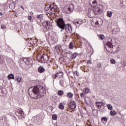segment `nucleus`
Returning a JSON list of instances; mask_svg holds the SVG:
<instances>
[{
  "label": "nucleus",
  "mask_w": 126,
  "mask_h": 126,
  "mask_svg": "<svg viewBox=\"0 0 126 126\" xmlns=\"http://www.w3.org/2000/svg\"><path fill=\"white\" fill-rule=\"evenodd\" d=\"M45 93L46 90L41 86L32 87L28 90V94L32 99H39L41 97H44Z\"/></svg>",
  "instance_id": "1"
},
{
  "label": "nucleus",
  "mask_w": 126,
  "mask_h": 126,
  "mask_svg": "<svg viewBox=\"0 0 126 126\" xmlns=\"http://www.w3.org/2000/svg\"><path fill=\"white\" fill-rule=\"evenodd\" d=\"M56 25L62 30L65 29L67 33H72V27L70 24H67L65 25L64 24V21H63V19L60 18L56 21Z\"/></svg>",
  "instance_id": "2"
},
{
  "label": "nucleus",
  "mask_w": 126,
  "mask_h": 126,
  "mask_svg": "<svg viewBox=\"0 0 126 126\" xmlns=\"http://www.w3.org/2000/svg\"><path fill=\"white\" fill-rule=\"evenodd\" d=\"M15 115L20 119H22L26 117L24 112H23V110L21 108H19L15 110Z\"/></svg>",
  "instance_id": "3"
},
{
  "label": "nucleus",
  "mask_w": 126,
  "mask_h": 126,
  "mask_svg": "<svg viewBox=\"0 0 126 126\" xmlns=\"http://www.w3.org/2000/svg\"><path fill=\"white\" fill-rule=\"evenodd\" d=\"M92 22L98 27L101 26L103 24V20H102V19L98 17L94 18L92 20Z\"/></svg>",
  "instance_id": "4"
},
{
  "label": "nucleus",
  "mask_w": 126,
  "mask_h": 126,
  "mask_svg": "<svg viewBox=\"0 0 126 126\" xmlns=\"http://www.w3.org/2000/svg\"><path fill=\"white\" fill-rule=\"evenodd\" d=\"M104 10V6L102 5H98L97 7L94 9V12L95 14L98 15V14H101Z\"/></svg>",
  "instance_id": "5"
},
{
  "label": "nucleus",
  "mask_w": 126,
  "mask_h": 126,
  "mask_svg": "<svg viewBox=\"0 0 126 126\" xmlns=\"http://www.w3.org/2000/svg\"><path fill=\"white\" fill-rule=\"evenodd\" d=\"M42 25L47 30H52V29H53L52 23L51 22L46 21L42 23Z\"/></svg>",
  "instance_id": "6"
},
{
  "label": "nucleus",
  "mask_w": 126,
  "mask_h": 126,
  "mask_svg": "<svg viewBox=\"0 0 126 126\" xmlns=\"http://www.w3.org/2000/svg\"><path fill=\"white\" fill-rule=\"evenodd\" d=\"M39 60L42 63H46L49 61V56L47 54H43L40 56Z\"/></svg>",
  "instance_id": "7"
},
{
  "label": "nucleus",
  "mask_w": 126,
  "mask_h": 126,
  "mask_svg": "<svg viewBox=\"0 0 126 126\" xmlns=\"http://www.w3.org/2000/svg\"><path fill=\"white\" fill-rule=\"evenodd\" d=\"M113 41L112 39H111L110 41H108L106 43L107 46L109 48V49H111L110 50L106 49L107 52L108 53H113V49L114 48V45H113V43L112 42Z\"/></svg>",
  "instance_id": "8"
},
{
  "label": "nucleus",
  "mask_w": 126,
  "mask_h": 126,
  "mask_svg": "<svg viewBox=\"0 0 126 126\" xmlns=\"http://www.w3.org/2000/svg\"><path fill=\"white\" fill-rule=\"evenodd\" d=\"M73 24L75 25L76 27H79L83 23V21L81 19H76L72 22Z\"/></svg>",
  "instance_id": "9"
},
{
  "label": "nucleus",
  "mask_w": 126,
  "mask_h": 126,
  "mask_svg": "<svg viewBox=\"0 0 126 126\" xmlns=\"http://www.w3.org/2000/svg\"><path fill=\"white\" fill-rule=\"evenodd\" d=\"M50 12L52 13L53 11L57 12L59 10V7L56 5L50 4Z\"/></svg>",
  "instance_id": "10"
},
{
  "label": "nucleus",
  "mask_w": 126,
  "mask_h": 126,
  "mask_svg": "<svg viewBox=\"0 0 126 126\" xmlns=\"http://www.w3.org/2000/svg\"><path fill=\"white\" fill-rule=\"evenodd\" d=\"M89 5L91 6L92 8H95L97 6V1L96 0H90Z\"/></svg>",
  "instance_id": "11"
},
{
  "label": "nucleus",
  "mask_w": 126,
  "mask_h": 126,
  "mask_svg": "<svg viewBox=\"0 0 126 126\" xmlns=\"http://www.w3.org/2000/svg\"><path fill=\"white\" fill-rule=\"evenodd\" d=\"M23 61L28 65L29 64H32L33 63V61L32 60V59H31V58H24Z\"/></svg>",
  "instance_id": "12"
},
{
  "label": "nucleus",
  "mask_w": 126,
  "mask_h": 126,
  "mask_svg": "<svg viewBox=\"0 0 126 126\" xmlns=\"http://www.w3.org/2000/svg\"><path fill=\"white\" fill-rule=\"evenodd\" d=\"M68 106L71 110H75L76 109V102L74 101H72L68 104Z\"/></svg>",
  "instance_id": "13"
},
{
  "label": "nucleus",
  "mask_w": 126,
  "mask_h": 126,
  "mask_svg": "<svg viewBox=\"0 0 126 126\" xmlns=\"http://www.w3.org/2000/svg\"><path fill=\"white\" fill-rule=\"evenodd\" d=\"M44 19V15L43 14H39L37 15L36 17V21L37 22H38V23H40L42 20Z\"/></svg>",
  "instance_id": "14"
},
{
  "label": "nucleus",
  "mask_w": 126,
  "mask_h": 126,
  "mask_svg": "<svg viewBox=\"0 0 126 126\" xmlns=\"http://www.w3.org/2000/svg\"><path fill=\"white\" fill-rule=\"evenodd\" d=\"M91 11H92V10H91V9H89L88 12H87L88 16L89 17V18H92L94 17V16H93V14H92Z\"/></svg>",
  "instance_id": "15"
},
{
  "label": "nucleus",
  "mask_w": 126,
  "mask_h": 126,
  "mask_svg": "<svg viewBox=\"0 0 126 126\" xmlns=\"http://www.w3.org/2000/svg\"><path fill=\"white\" fill-rule=\"evenodd\" d=\"M73 9H74V5L73 4H70L68 8V10H69L70 12H72Z\"/></svg>",
  "instance_id": "16"
},
{
  "label": "nucleus",
  "mask_w": 126,
  "mask_h": 126,
  "mask_svg": "<svg viewBox=\"0 0 126 126\" xmlns=\"http://www.w3.org/2000/svg\"><path fill=\"white\" fill-rule=\"evenodd\" d=\"M45 10L46 12H51V4L45 6Z\"/></svg>",
  "instance_id": "17"
},
{
  "label": "nucleus",
  "mask_w": 126,
  "mask_h": 126,
  "mask_svg": "<svg viewBox=\"0 0 126 126\" xmlns=\"http://www.w3.org/2000/svg\"><path fill=\"white\" fill-rule=\"evenodd\" d=\"M101 121L103 124H106L108 122V118L106 117L101 118Z\"/></svg>",
  "instance_id": "18"
},
{
  "label": "nucleus",
  "mask_w": 126,
  "mask_h": 126,
  "mask_svg": "<svg viewBox=\"0 0 126 126\" xmlns=\"http://www.w3.org/2000/svg\"><path fill=\"white\" fill-rule=\"evenodd\" d=\"M66 97H67V98H69L70 99H71L72 97H73V94L70 92H68L66 94Z\"/></svg>",
  "instance_id": "19"
},
{
  "label": "nucleus",
  "mask_w": 126,
  "mask_h": 126,
  "mask_svg": "<svg viewBox=\"0 0 126 126\" xmlns=\"http://www.w3.org/2000/svg\"><path fill=\"white\" fill-rule=\"evenodd\" d=\"M38 71H39V72H40V73H42V72H44V71H45V68L42 66H40L38 68Z\"/></svg>",
  "instance_id": "20"
},
{
  "label": "nucleus",
  "mask_w": 126,
  "mask_h": 126,
  "mask_svg": "<svg viewBox=\"0 0 126 126\" xmlns=\"http://www.w3.org/2000/svg\"><path fill=\"white\" fill-rule=\"evenodd\" d=\"M110 115L112 117H114V116H116V115H117V112H116V111H115L114 110H112L110 111Z\"/></svg>",
  "instance_id": "21"
},
{
  "label": "nucleus",
  "mask_w": 126,
  "mask_h": 126,
  "mask_svg": "<svg viewBox=\"0 0 126 126\" xmlns=\"http://www.w3.org/2000/svg\"><path fill=\"white\" fill-rule=\"evenodd\" d=\"M112 15H113V12H112L111 11H107V17L111 18V17H112Z\"/></svg>",
  "instance_id": "22"
},
{
  "label": "nucleus",
  "mask_w": 126,
  "mask_h": 126,
  "mask_svg": "<svg viewBox=\"0 0 126 126\" xmlns=\"http://www.w3.org/2000/svg\"><path fill=\"white\" fill-rule=\"evenodd\" d=\"M77 56H78V54H77V53H73L71 57V59H72V60H74V59L76 58Z\"/></svg>",
  "instance_id": "23"
},
{
  "label": "nucleus",
  "mask_w": 126,
  "mask_h": 126,
  "mask_svg": "<svg viewBox=\"0 0 126 126\" xmlns=\"http://www.w3.org/2000/svg\"><path fill=\"white\" fill-rule=\"evenodd\" d=\"M96 67L98 69H101L103 68V67L102 66V63H98L96 65Z\"/></svg>",
  "instance_id": "24"
},
{
  "label": "nucleus",
  "mask_w": 126,
  "mask_h": 126,
  "mask_svg": "<svg viewBox=\"0 0 126 126\" xmlns=\"http://www.w3.org/2000/svg\"><path fill=\"white\" fill-rule=\"evenodd\" d=\"M89 91H90V90L88 88H86L83 89V92H84L85 94H88Z\"/></svg>",
  "instance_id": "25"
},
{
  "label": "nucleus",
  "mask_w": 126,
  "mask_h": 126,
  "mask_svg": "<svg viewBox=\"0 0 126 126\" xmlns=\"http://www.w3.org/2000/svg\"><path fill=\"white\" fill-rule=\"evenodd\" d=\"M74 46H73V42H71L69 45V49L72 50L74 49Z\"/></svg>",
  "instance_id": "26"
},
{
  "label": "nucleus",
  "mask_w": 126,
  "mask_h": 126,
  "mask_svg": "<svg viewBox=\"0 0 126 126\" xmlns=\"http://www.w3.org/2000/svg\"><path fill=\"white\" fill-rule=\"evenodd\" d=\"M73 75H74V76H79V73H78V72L77 71V70L76 71H72Z\"/></svg>",
  "instance_id": "27"
},
{
  "label": "nucleus",
  "mask_w": 126,
  "mask_h": 126,
  "mask_svg": "<svg viewBox=\"0 0 126 126\" xmlns=\"http://www.w3.org/2000/svg\"><path fill=\"white\" fill-rule=\"evenodd\" d=\"M99 111L101 112V113H104V112L106 111V107H104L102 108H100L99 109Z\"/></svg>",
  "instance_id": "28"
},
{
  "label": "nucleus",
  "mask_w": 126,
  "mask_h": 126,
  "mask_svg": "<svg viewBox=\"0 0 126 126\" xmlns=\"http://www.w3.org/2000/svg\"><path fill=\"white\" fill-rule=\"evenodd\" d=\"M56 74H57V76H58V77H62V76H63V72H60L59 73H57Z\"/></svg>",
  "instance_id": "29"
},
{
  "label": "nucleus",
  "mask_w": 126,
  "mask_h": 126,
  "mask_svg": "<svg viewBox=\"0 0 126 126\" xmlns=\"http://www.w3.org/2000/svg\"><path fill=\"white\" fill-rule=\"evenodd\" d=\"M8 78L10 79H14V75L13 74H10L8 75Z\"/></svg>",
  "instance_id": "30"
},
{
  "label": "nucleus",
  "mask_w": 126,
  "mask_h": 126,
  "mask_svg": "<svg viewBox=\"0 0 126 126\" xmlns=\"http://www.w3.org/2000/svg\"><path fill=\"white\" fill-rule=\"evenodd\" d=\"M60 84L61 85V86H62V87H64V82L63 81V80H61L60 81Z\"/></svg>",
  "instance_id": "31"
},
{
  "label": "nucleus",
  "mask_w": 126,
  "mask_h": 126,
  "mask_svg": "<svg viewBox=\"0 0 126 126\" xmlns=\"http://www.w3.org/2000/svg\"><path fill=\"white\" fill-rule=\"evenodd\" d=\"M59 109H61V110H63L64 109V106L63 105V103H61L59 104Z\"/></svg>",
  "instance_id": "32"
},
{
  "label": "nucleus",
  "mask_w": 126,
  "mask_h": 126,
  "mask_svg": "<svg viewBox=\"0 0 126 126\" xmlns=\"http://www.w3.org/2000/svg\"><path fill=\"white\" fill-rule=\"evenodd\" d=\"M107 107L108 109V110H113V106H112L111 104H108L107 105Z\"/></svg>",
  "instance_id": "33"
},
{
  "label": "nucleus",
  "mask_w": 126,
  "mask_h": 126,
  "mask_svg": "<svg viewBox=\"0 0 126 126\" xmlns=\"http://www.w3.org/2000/svg\"><path fill=\"white\" fill-rule=\"evenodd\" d=\"M58 94L59 96H63V91H59L58 92Z\"/></svg>",
  "instance_id": "34"
},
{
  "label": "nucleus",
  "mask_w": 126,
  "mask_h": 126,
  "mask_svg": "<svg viewBox=\"0 0 126 126\" xmlns=\"http://www.w3.org/2000/svg\"><path fill=\"white\" fill-rule=\"evenodd\" d=\"M95 104L97 108H101V102H96Z\"/></svg>",
  "instance_id": "35"
},
{
  "label": "nucleus",
  "mask_w": 126,
  "mask_h": 126,
  "mask_svg": "<svg viewBox=\"0 0 126 126\" xmlns=\"http://www.w3.org/2000/svg\"><path fill=\"white\" fill-rule=\"evenodd\" d=\"M52 119H53V120H57L58 115H55V114L53 115H52Z\"/></svg>",
  "instance_id": "36"
},
{
  "label": "nucleus",
  "mask_w": 126,
  "mask_h": 126,
  "mask_svg": "<svg viewBox=\"0 0 126 126\" xmlns=\"http://www.w3.org/2000/svg\"><path fill=\"white\" fill-rule=\"evenodd\" d=\"M9 7H11V8H12V9L15 8V4H14L12 3V4L11 3L9 5Z\"/></svg>",
  "instance_id": "37"
},
{
  "label": "nucleus",
  "mask_w": 126,
  "mask_h": 126,
  "mask_svg": "<svg viewBox=\"0 0 126 126\" xmlns=\"http://www.w3.org/2000/svg\"><path fill=\"white\" fill-rule=\"evenodd\" d=\"M98 38H99L100 40H104V39H105V36L103 35H98Z\"/></svg>",
  "instance_id": "38"
},
{
  "label": "nucleus",
  "mask_w": 126,
  "mask_h": 126,
  "mask_svg": "<svg viewBox=\"0 0 126 126\" xmlns=\"http://www.w3.org/2000/svg\"><path fill=\"white\" fill-rule=\"evenodd\" d=\"M21 79H22L21 77H17V78H16V80H17V81H18V82H19V83L21 82Z\"/></svg>",
  "instance_id": "39"
},
{
  "label": "nucleus",
  "mask_w": 126,
  "mask_h": 126,
  "mask_svg": "<svg viewBox=\"0 0 126 126\" xmlns=\"http://www.w3.org/2000/svg\"><path fill=\"white\" fill-rule=\"evenodd\" d=\"M121 3L124 5V6H126V0H122Z\"/></svg>",
  "instance_id": "40"
},
{
  "label": "nucleus",
  "mask_w": 126,
  "mask_h": 126,
  "mask_svg": "<svg viewBox=\"0 0 126 126\" xmlns=\"http://www.w3.org/2000/svg\"><path fill=\"white\" fill-rule=\"evenodd\" d=\"M40 119V117L39 116H36L34 117V121H36V122H38Z\"/></svg>",
  "instance_id": "41"
},
{
  "label": "nucleus",
  "mask_w": 126,
  "mask_h": 126,
  "mask_svg": "<svg viewBox=\"0 0 126 126\" xmlns=\"http://www.w3.org/2000/svg\"><path fill=\"white\" fill-rule=\"evenodd\" d=\"M110 63L113 64H115V63H116V61L114 59H111L110 61Z\"/></svg>",
  "instance_id": "42"
},
{
  "label": "nucleus",
  "mask_w": 126,
  "mask_h": 126,
  "mask_svg": "<svg viewBox=\"0 0 126 126\" xmlns=\"http://www.w3.org/2000/svg\"><path fill=\"white\" fill-rule=\"evenodd\" d=\"M0 28L1 29H5V28H6V27L4 26V25L2 24L0 25Z\"/></svg>",
  "instance_id": "43"
},
{
  "label": "nucleus",
  "mask_w": 126,
  "mask_h": 126,
  "mask_svg": "<svg viewBox=\"0 0 126 126\" xmlns=\"http://www.w3.org/2000/svg\"><path fill=\"white\" fill-rule=\"evenodd\" d=\"M105 103L103 102H100V108H102V107L105 106Z\"/></svg>",
  "instance_id": "44"
},
{
  "label": "nucleus",
  "mask_w": 126,
  "mask_h": 126,
  "mask_svg": "<svg viewBox=\"0 0 126 126\" xmlns=\"http://www.w3.org/2000/svg\"><path fill=\"white\" fill-rule=\"evenodd\" d=\"M52 77H53V78H54V79H56V78H57V77H59L58 76V74L56 73V74L53 75L52 76Z\"/></svg>",
  "instance_id": "45"
},
{
  "label": "nucleus",
  "mask_w": 126,
  "mask_h": 126,
  "mask_svg": "<svg viewBox=\"0 0 126 126\" xmlns=\"http://www.w3.org/2000/svg\"><path fill=\"white\" fill-rule=\"evenodd\" d=\"M16 1H17V0H12V3L16 4Z\"/></svg>",
  "instance_id": "46"
},
{
  "label": "nucleus",
  "mask_w": 126,
  "mask_h": 126,
  "mask_svg": "<svg viewBox=\"0 0 126 126\" xmlns=\"http://www.w3.org/2000/svg\"><path fill=\"white\" fill-rule=\"evenodd\" d=\"M10 116H12V117H13V119L14 120H16V117H15L14 116V114H9Z\"/></svg>",
  "instance_id": "47"
},
{
  "label": "nucleus",
  "mask_w": 126,
  "mask_h": 126,
  "mask_svg": "<svg viewBox=\"0 0 126 126\" xmlns=\"http://www.w3.org/2000/svg\"><path fill=\"white\" fill-rule=\"evenodd\" d=\"M80 97H81V98H82L83 97V96H84V94H83V93H81L80 94Z\"/></svg>",
  "instance_id": "48"
},
{
  "label": "nucleus",
  "mask_w": 126,
  "mask_h": 126,
  "mask_svg": "<svg viewBox=\"0 0 126 126\" xmlns=\"http://www.w3.org/2000/svg\"><path fill=\"white\" fill-rule=\"evenodd\" d=\"M69 34H66V39H69Z\"/></svg>",
  "instance_id": "49"
},
{
  "label": "nucleus",
  "mask_w": 126,
  "mask_h": 126,
  "mask_svg": "<svg viewBox=\"0 0 126 126\" xmlns=\"http://www.w3.org/2000/svg\"><path fill=\"white\" fill-rule=\"evenodd\" d=\"M28 19H29V20H31L32 19V16H29L28 17Z\"/></svg>",
  "instance_id": "50"
},
{
  "label": "nucleus",
  "mask_w": 126,
  "mask_h": 126,
  "mask_svg": "<svg viewBox=\"0 0 126 126\" xmlns=\"http://www.w3.org/2000/svg\"><path fill=\"white\" fill-rule=\"evenodd\" d=\"M52 33H53V32H49L48 33V36H52V34H52Z\"/></svg>",
  "instance_id": "51"
},
{
  "label": "nucleus",
  "mask_w": 126,
  "mask_h": 126,
  "mask_svg": "<svg viewBox=\"0 0 126 126\" xmlns=\"http://www.w3.org/2000/svg\"><path fill=\"white\" fill-rule=\"evenodd\" d=\"M88 63H89L90 64H92V62L90 61H88Z\"/></svg>",
  "instance_id": "52"
},
{
  "label": "nucleus",
  "mask_w": 126,
  "mask_h": 126,
  "mask_svg": "<svg viewBox=\"0 0 126 126\" xmlns=\"http://www.w3.org/2000/svg\"><path fill=\"white\" fill-rule=\"evenodd\" d=\"M68 54H69V55H72V52H68Z\"/></svg>",
  "instance_id": "53"
},
{
  "label": "nucleus",
  "mask_w": 126,
  "mask_h": 126,
  "mask_svg": "<svg viewBox=\"0 0 126 126\" xmlns=\"http://www.w3.org/2000/svg\"><path fill=\"white\" fill-rule=\"evenodd\" d=\"M2 12H0V16H1V15H2Z\"/></svg>",
  "instance_id": "54"
},
{
  "label": "nucleus",
  "mask_w": 126,
  "mask_h": 126,
  "mask_svg": "<svg viewBox=\"0 0 126 126\" xmlns=\"http://www.w3.org/2000/svg\"><path fill=\"white\" fill-rule=\"evenodd\" d=\"M21 7L22 8V9H24V7H23V6H21Z\"/></svg>",
  "instance_id": "55"
},
{
  "label": "nucleus",
  "mask_w": 126,
  "mask_h": 126,
  "mask_svg": "<svg viewBox=\"0 0 126 126\" xmlns=\"http://www.w3.org/2000/svg\"><path fill=\"white\" fill-rule=\"evenodd\" d=\"M125 66H126V63L124 64Z\"/></svg>",
  "instance_id": "56"
},
{
  "label": "nucleus",
  "mask_w": 126,
  "mask_h": 126,
  "mask_svg": "<svg viewBox=\"0 0 126 126\" xmlns=\"http://www.w3.org/2000/svg\"><path fill=\"white\" fill-rule=\"evenodd\" d=\"M32 39H33V38H30V40H32Z\"/></svg>",
  "instance_id": "57"
},
{
  "label": "nucleus",
  "mask_w": 126,
  "mask_h": 126,
  "mask_svg": "<svg viewBox=\"0 0 126 126\" xmlns=\"http://www.w3.org/2000/svg\"><path fill=\"white\" fill-rule=\"evenodd\" d=\"M114 31H115V30H114Z\"/></svg>",
  "instance_id": "58"
}]
</instances>
